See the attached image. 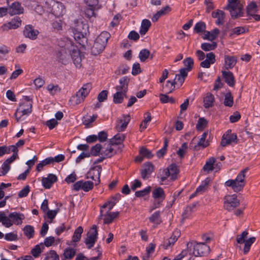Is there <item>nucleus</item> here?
<instances>
[{
    "instance_id": "obj_1",
    "label": "nucleus",
    "mask_w": 260,
    "mask_h": 260,
    "mask_svg": "<svg viewBox=\"0 0 260 260\" xmlns=\"http://www.w3.org/2000/svg\"><path fill=\"white\" fill-rule=\"evenodd\" d=\"M186 250L182 251L180 254L181 259L187 253L195 256H204L209 253V247L204 243L197 242L194 241L189 242L187 243Z\"/></svg>"
},
{
    "instance_id": "obj_2",
    "label": "nucleus",
    "mask_w": 260,
    "mask_h": 260,
    "mask_svg": "<svg viewBox=\"0 0 260 260\" xmlns=\"http://www.w3.org/2000/svg\"><path fill=\"white\" fill-rule=\"evenodd\" d=\"M32 102L28 96H23L21 100L14 116L17 122L24 120L32 112Z\"/></svg>"
},
{
    "instance_id": "obj_3",
    "label": "nucleus",
    "mask_w": 260,
    "mask_h": 260,
    "mask_svg": "<svg viewBox=\"0 0 260 260\" xmlns=\"http://www.w3.org/2000/svg\"><path fill=\"white\" fill-rule=\"evenodd\" d=\"M249 171V168L247 167L242 170L237 175L235 179H229L225 182V185L231 187L234 191L239 192L241 191L246 184V175Z\"/></svg>"
},
{
    "instance_id": "obj_4",
    "label": "nucleus",
    "mask_w": 260,
    "mask_h": 260,
    "mask_svg": "<svg viewBox=\"0 0 260 260\" xmlns=\"http://www.w3.org/2000/svg\"><path fill=\"white\" fill-rule=\"evenodd\" d=\"M91 88V83H87L83 84L76 94L71 96L69 100L70 104L71 106H76L83 103L89 94Z\"/></svg>"
},
{
    "instance_id": "obj_5",
    "label": "nucleus",
    "mask_w": 260,
    "mask_h": 260,
    "mask_svg": "<svg viewBox=\"0 0 260 260\" xmlns=\"http://www.w3.org/2000/svg\"><path fill=\"white\" fill-rule=\"evenodd\" d=\"M110 37V34L108 32H102L96 38L91 48V53L94 55L101 53L105 48L107 41Z\"/></svg>"
},
{
    "instance_id": "obj_6",
    "label": "nucleus",
    "mask_w": 260,
    "mask_h": 260,
    "mask_svg": "<svg viewBox=\"0 0 260 260\" xmlns=\"http://www.w3.org/2000/svg\"><path fill=\"white\" fill-rule=\"evenodd\" d=\"M88 31V26L87 24L79 20L74 21L73 27V34L75 40L79 41L81 39H84Z\"/></svg>"
},
{
    "instance_id": "obj_7",
    "label": "nucleus",
    "mask_w": 260,
    "mask_h": 260,
    "mask_svg": "<svg viewBox=\"0 0 260 260\" xmlns=\"http://www.w3.org/2000/svg\"><path fill=\"white\" fill-rule=\"evenodd\" d=\"M226 8L233 18L242 16L243 13V6L238 0H228Z\"/></svg>"
},
{
    "instance_id": "obj_8",
    "label": "nucleus",
    "mask_w": 260,
    "mask_h": 260,
    "mask_svg": "<svg viewBox=\"0 0 260 260\" xmlns=\"http://www.w3.org/2000/svg\"><path fill=\"white\" fill-rule=\"evenodd\" d=\"M66 46L68 50L70 51V56H71L74 64L76 67H80L81 66L82 59L78 48L76 46L74 45L70 41L66 43Z\"/></svg>"
},
{
    "instance_id": "obj_9",
    "label": "nucleus",
    "mask_w": 260,
    "mask_h": 260,
    "mask_svg": "<svg viewBox=\"0 0 260 260\" xmlns=\"http://www.w3.org/2000/svg\"><path fill=\"white\" fill-rule=\"evenodd\" d=\"M224 207L228 211H232L240 204L236 194L227 195L224 197Z\"/></svg>"
},
{
    "instance_id": "obj_10",
    "label": "nucleus",
    "mask_w": 260,
    "mask_h": 260,
    "mask_svg": "<svg viewBox=\"0 0 260 260\" xmlns=\"http://www.w3.org/2000/svg\"><path fill=\"white\" fill-rule=\"evenodd\" d=\"M98 236L97 227L95 225H92L87 234V237L85 243L88 248L93 246Z\"/></svg>"
},
{
    "instance_id": "obj_11",
    "label": "nucleus",
    "mask_w": 260,
    "mask_h": 260,
    "mask_svg": "<svg viewBox=\"0 0 260 260\" xmlns=\"http://www.w3.org/2000/svg\"><path fill=\"white\" fill-rule=\"evenodd\" d=\"M221 167V164L219 162H216V159L214 157H210L207 159L205 164L203 167V170L207 173L211 171L217 172Z\"/></svg>"
},
{
    "instance_id": "obj_12",
    "label": "nucleus",
    "mask_w": 260,
    "mask_h": 260,
    "mask_svg": "<svg viewBox=\"0 0 260 260\" xmlns=\"http://www.w3.org/2000/svg\"><path fill=\"white\" fill-rule=\"evenodd\" d=\"M50 2V5H52V12L56 17L62 16L66 13V8L63 4L55 0H48Z\"/></svg>"
},
{
    "instance_id": "obj_13",
    "label": "nucleus",
    "mask_w": 260,
    "mask_h": 260,
    "mask_svg": "<svg viewBox=\"0 0 260 260\" xmlns=\"http://www.w3.org/2000/svg\"><path fill=\"white\" fill-rule=\"evenodd\" d=\"M94 183L90 181L80 180L75 182L73 185V189L75 191H79L80 189L87 192L93 187Z\"/></svg>"
},
{
    "instance_id": "obj_14",
    "label": "nucleus",
    "mask_w": 260,
    "mask_h": 260,
    "mask_svg": "<svg viewBox=\"0 0 260 260\" xmlns=\"http://www.w3.org/2000/svg\"><path fill=\"white\" fill-rule=\"evenodd\" d=\"M21 20L19 17H15L10 22L4 24L1 28L3 31L15 29L21 25Z\"/></svg>"
},
{
    "instance_id": "obj_15",
    "label": "nucleus",
    "mask_w": 260,
    "mask_h": 260,
    "mask_svg": "<svg viewBox=\"0 0 260 260\" xmlns=\"http://www.w3.org/2000/svg\"><path fill=\"white\" fill-rule=\"evenodd\" d=\"M120 151H121L118 149L117 146L110 144L109 142L106 148L102 151L101 156L103 157H110Z\"/></svg>"
},
{
    "instance_id": "obj_16",
    "label": "nucleus",
    "mask_w": 260,
    "mask_h": 260,
    "mask_svg": "<svg viewBox=\"0 0 260 260\" xmlns=\"http://www.w3.org/2000/svg\"><path fill=\"white\" fill-rule=\"evenodd\" d=\"M70 51L68 50L66 44L58 52L57 57L58 61L63 64H68L70 61Z\"/></svg>"
},
{
    "instance_id": "obj_17",
    "label": "nucleus",
    "mask_w": 260,
    "mask_h": 260,
    "mask_svg": "<svg viewBox=\"0 0 260 260\" xmlns=\"http://www.w3.org/2000/svg\"><path fill=\"white\" fill-rule=\"evenodd\" d=\"M236 139V135L232 133L231 131H228L222 136L221 145L222 146H225L231 143L235 142Z\"/></svg>"
},
{
    "instance_id": "obj_18",
    "label": "nucleus",
    "mask_w": 260,
    "mask_h": 260,
    "mask_svg": "<svg viewBox=\"0 0 260 260\" xmlns=\"http://www.w3.org/2000/svg\"><path fill=\"white\" fill-rule=\"evenodd\" d=\"M8 12L11 16L19 15L23 13L24 9L19 2H15L9 6Z\"/></svg>"
},
{
    "instance_id": "obj_19",
    "label": "nucleus",
    "mask_w": 260,
    "mask_h": 260,
    "mask_svg": "<svg viewBox=\"0 0 260 260\" xmlns=\"http://www.w3.org/2000/svg\"><path fill=\"white\" fill-rule=\"evenodd\" d=\"M39 33V31L30 25H26L23 31L24 36L32 40L37 39Z\"/></svg>"
},
{
    "instance_id": "obj_20",
    "label": "nucleus",
    "mask_w": 260,
    "mask_h": 260,
    "mask_svg": "<svg viewBox=\"0 0 260 260\" xmlns=\"http://www.w3.org/2000/svg\"><path fill=\"white\" fill-rule=\"evenodd\" d=\"M57 178L53 174H49L47 177H44L42 179L43 186L46 189H49L52 184L56 182Z\"/></svg>"
},
{
    "instance_id": "obj_21",
    "label": "nucleus",
    "mask_w": 260,
    "mask_h": 260,
    "mask_svg": "<svg viewBox=\"0 0 260 260\" xmlns=\"http://www.w3.org/2000/svg\"><path fill=\"white\" fill-rule=\"evenodd\" d=\"M117 201V199L115 197H113L105 202L101 208V214L102 215V214L104 213L110 212L116 205Z\"/></svg>"
},
{
    "instance_id": "obj_22",
    "label": "nucleus",
    "mask_w": 260,
    "mask_h": 260,
    "mask_svg": "<svg viewBox=\"0 0 260 260\" xmlns=\"http://www.w3.org/2000/svg\"><path fill=\"white\" fill-rule=\"evenodd\" d=\"M125 139V136L122 134H118L115 135L110 140V144L115 145L118 146L119 150L121 151L123 147V141Z\"/></svg>"
},
{
    "instance_id": "obj_23",
    "label": "nucleus",
    "mask_w": 260,
    "mask_h": 260,
    "mask_svg": "<svg viewBox=\"0 0 260 260\" xmlns=\"http://www.w3.org/2000/svg\"><path fill=\"white\" fill-rule=\"evenodd\" d=\"M102 169L101 166H96L93 167L89 172V174L92 175L90 178L94 180L95 185H97L100 183V175Z\"/></svg>"
},
{
    "instance_id": "obj_24",
    "label": "nucleus",
    "mask_w": 260,
    "mask_h": 260,
    "mask_svg": "<svg viewBox=\"0 0 260 260\" xmlns=\"http://www.w3.org/2000/svg\"><path fill=\"white\" fill-rule=\"evenodd\" d=\"M10 218L11 219L12 226L13 224L16 225L21 224L25 217L22 213L14 212L10 213Z\"/></svg>"
},
{
    "instance_id": "obj_25",
    "label": "nucleus",
    "mask_w": 260,
    "mask_h": 260,
    "mask_svg": "<svg viewBox=\"0 0 260 260\" xmlns=\"http://www.w3.org/2000/svg\"><path fill=\"white\" fill-rule=\"evenodd\" d=\"M119 214V212H108L104 213L102 215L100 214V217L103 218L105 224H109L111 223L115 218H117Z\"/></svg>"
},
{
    "instance_id": "obj_26",
    "label": "nucleus",
    "mask_w": 260,
    "mask_h": 260,
    "mask_svg": "<svg viewBox=\"0 0 260 260\" xmlns=\"http://www.w3.org/2000/svg\"><path fill=\"white\" fill-rule=\"evenodd\" d=\"M129 121V116L125 115L123 116L117 121L116 126V129L119 132L123 131L126 128Z\"/></svg>"
},
{
    "instance_id": "obj_27",
    "label": "nucleus",
    "mask_w": 260,
    "mask_h": 260,
    "mask_svg": "<svg viewBox=\"0 0 260 260\" xmlns=\"http://www.w3.org/2000/svg\"><path fill=\"white\" fill-rule=\"evenodd\" d=\"M154 170V167L150 162L144 164L143 169L141 171V176L144 179L148 178Z\"/></svg>"
},
{
    "instance_id": "obj_28",
    "label": "nucleus",
    "mask_w": 260,
    "mask_h": 260,
    "mask_svg": "<svg viewBox=\"0 0 260 260\" xmlns=\"http://www.w3.org/2000/svg\"><path fill=\"white\" fill-rule=\"evenodd\" d=\"M215 61V55L212 52H210L206 54V59L201 62L200 66L204 68H209L211 64H213Z\"/></svg>"
},
{
    "instance_id": "obj_29",
    "label": "nucleus",
    "mask_w": 260,
    "mask_h": 260,
    "mask_svg": "<svg viewBox=\"0 0 260 260\" xmlns=\"http://www.w3.org/2000/svg\"><path fill=\"white\" fill-rule=\"evenodd\" d=\"M237 58L234 56H224V66L226 69H232L236 64Z\"/></svg>"
},
{
    "instance_id": "obj_30",
    "label": "nucleus",
    "mask_w": 260,
    "mask_h": 260,
    "mask_svg": "<svg viewBox=\"0 0 260 260\" xmlns=\"http://www.w3.org/2000/svg\"><path fill=\"white\" fill-rule=\"evenodd\" d=\"M213 18L216 19L215 23L217 25L222 24L224 23V13L223 11L217 10L212 13Z\"/></svg>"
},
{
    "instance_id": "obj_31",
    "label": "nucleus",
    "mask_w": 260,
    "mask_h": 260,
    "mask_svg": "<svg viewBox=\"0 0 260 260\" xmlns=\"http://www.w3.org/2000/svg\"><path fill=\"white\" fill-rule=\"evenodd\" d=\"M179 236L180 233L178 231H174L171 237L165 242L164 246L165 248H169L173 245L177 240Z\"/></svg>"
},
{
    "instance_id": "obj_32",
    "label": "nucleus",
    "mask_w": 260,
    "mask_h": 260,
    "mask_svg": "<svg viewBox=\"0 0 260 260\" xmlns=\"http://www.w3.org/2000/svg\"><path fill=\"white\" fill-rule=\"evenodd\" d=\"M187 76V73L186 70L184 69H181L180 70V74L176 75L174 81L175 84H179L180 86L182 85Z\"/></svg>"
},
{
    "instance_id": "obj_33",
    "label": "nucleus",
    "mask_w": 260,
    "mask_h": 260,
    "mask_svg": "<svg viewBox=\"0 0 260 260\" xmlns=\"http://www.w3.org/2000/svg\"><path fill=\"white\" fill-rule=\"evenodd\" d=\"M222 76L225 82L230 86H233L235 85V81L233 74L230 71H222Z\"/></svg>"
},
{
    "instance_id": "obj_34",
    "label": "nucleus",
    "mask_w": 260,
    "mask_h": 260,
    "mask_svg": "<svg viewBox=\"0 0 260 260\" xmlns=\"http://www.w3.org/2000/svg\"><path fill=\"white\" fill-rule=\"evenodd\" d=\"M215 101L214 95L211 93H207L203 99L204 106L205 108L212 107Z\"/></svg>"
},
{
    "instance_id": "obj_35",
    "label": "nucleus",
    "mask_w": 260,
    "mask_h": 260,
    "mask_svg": "<svg viewBox=\"0 0 260 260\" xmlns=\"http://www.w3.org/2000/svg\"><path fill=\"white\" fill-rule=\"evenodd\" d=\"M219 33V30L217 28H215L211 31H205V34L202 38L204 40L212 41L216 38Z\"/></svg>"
},
{
    "instance_id": "obj_36",
    "label": "nucleus",
    "mask_w": 260,
    "mask_h": 260,
    "mask_svg": "<svg viewBox=\"0 0 260 260\" xmlns=\"http://www.w3.org/2000/svg\"><path fill=\"white\" fill-rule=\"evenodd\" d=\"M128 82L129 79L127 77L125 76L120 79L119 81L120 85L116 86V90L126 92Z\"/></svg>"
},
{
    "instance_id": "obj_37",
    "label": "nucleus",
    "mask_w": 260,
    "mask_h": 260,
    "mask_svg": "<svg viewBox=\"0 0 260 260\" xmlns=\"http://www.w3.org/2000/svg\"><path fill=\"white\" fill-rule=\"evenodd\" d=\"M10 218V214L7 216L4 212H0V223L6 228H10L12 226V222Z\"/></svg>"
},
{
    "instance_id": "obj_38",
    "label": "nucleus",
    "mask_w": 260,
    "mask_h": 260,
    "mask_svg": "<svg viewBox=\"0 0 260 260\" xmlns=\"http://www.w3.org/2000/svg\"><path fill=\"white\" fill-rule=\"evenodd\" d=\"M152 197L154 199L162 201L165 198V193L163 189L160 187L155 188L152 191Z\"/></svg>"
},
{
    "instance_id": "obj_39",
    "label": "nucleus",
    "mask_w": 260,
    "mask_h": 260,
    "mask_svg": "<svg viewBox=\"0 0 260 260\" xmlns=\"http://www.w3.org/2000/svg\"><path fill=\"white\" fill-rule=\"evenodd\" d=\"M169 172V175L171 179H176L179 174V169L178 167L175 164L171 165L167 169Z\"/></svg>"
},
{
    "instance_id": "obj_40",
    "label": "nucleus",
    "mask_w": 260,
    "mask_h": 260,
    "mask_svg": "<svg viewBox=\"0 0 260 260\" xmlns=\"http://www.w3.org/2000/svg\"><path fill=\"white\" fill-rule=\"evenodd\" d=\"M151 26V22L148 19H144L142 20L139 33L141 35H144L148 30Z\"/></svg>"
},
{
    "instance_id": "obj_41",
    "label": "nucleus",
    "mask_w": 260,
    "mask_h": 260,
    "mask_svg": "<svg viewBox=\"0 0 260 260\" xmlns=\"http://www.w3.org/2000/svg\"><path fill=\"white\" fill-rule=\"evenodd\" d=\"M126 92L117 90V92L113 95V102L115 104L121 103L123 101Z\"/></svg>"
},
{
    "instance_id": "obj_42",
    "label": "nucleus",
    "mask_w": 260,
    "mask_h": 260,
    "mask_svg": "<svg viewBox=\"0 0 260 260\" xmlns=\"http://www.w3.org/2000/svg\"><path fill=\"white\" fill-rule=\"evenodd\" d=\"M256 238L254 237H250L246 240L243 243L244 246L243 248V253L246 254L250 250L251 245L255 241Z\"/></svg>"
},
{
    "instance_id": "obj_43",
    "label": "nucleus",
    "mask_w": 260,
    "mask_h": 260,
    "mask_svg": "<svg viewBox=\"0 0 260 260\" xmlns=\"http://www.w3.org/2000/svg\"><path fill=\"white\" fill-rule=\"evenodd\" d=\"M234 104V99L231 92L226 93L224 95L223 104L226 107H231Z\"/></svg>"
},
{
    "instance_id": "obj_44",
    "label": "nucleus",
    "mask_w": 260,
    "mask_h": 260,
    "mask_svg": "<svg viewBox=\"0 0 260 260\" xmlns=\"http://www.w3.org/2000/svg\"><path fill=\"white\" fill-rule=\"evenodd\" d=\"M83 232V229L82 226H78L75 231L72 237V241L74 243L80 241L81 235Z\"/></svg>"
},
{
    "instance_id": "obj_45",
    "label": "nucleus",
    "mask_w": 260,
    "mask_h": 260,
    "mask_svg": "<svg viewBox=\"0 0 260 260\" xmlns=\"http://www.w3.org/2000/svg\"><path fill=\"white\" fill-rule=\"evenodd\" d=\"M175 82L168 80L165 86H162V91L166 93H171L175 88Z\"/></svg>"
},
{
    "instance_id": "obj_46",
    "label": "nucleus",
    "mask_w": 260,
    "mask_h": 260,
    "mask_svg": "<svg viewBox=\"0 0 260 260\" xmlns=\"http://www.w3.org/2000/svg\"><path fill=\"white\" fill-rule=\"evenodd\" d=\"M160 215V212L159 211L155 212L149 217V221L155 224H159L161 222Z\"/></svg>"
},
{
    "instance_id": "obj_47",
    "label": "nucleus",
    "mask_w": 260,
    "mask_h": 260,
    "mask_svg": "<svg viewBox=\"0 0 260 260\" xmlns=\"http://www.w3.org/2000/svg\"><path fill=\"white\" fill-rule=\"evenodd\" d=\"M24 234L28 239L31 238L34 235V228L30 225H27L23 228Z\"/></svg>"
},
{
    "instance_id": "obj_48",
    "label": "nucleus",
    "mask_w": 260,
    "mask_h": 260,
    "mask_svg": "<svg viewBox=\"0 0 260 260\" xmlns=\"http://www.w3.org/2000/svg\"><path fill=\"white\" fill-rule=\"evenodd\" d=\"M257 7L255 3L251 2L247 7V13L248 15L251 16V15H254V14L256 13L257 12Z\"/></svg>"
},
{
    "instance_id": "obj_49",
    "label": "nucleus",
    "mask_w": 260,
    "mask_h": 260,
    "mask_svg": "<svg viewBox=\"0 0 260 260\" xmlns=\"http://www.w3.org/2000/svg\"><path fill=\"white\" fill-rule=\"evenodd\" d=\"M101 149L102 146L100 144H96L94 146H93L91 149L90 151L89 152L90 155H93V156H99L101 155Z\"/></svg>"
},
{
    "instance_id": "obj_50",
    "label": "nucleus",
    "mask_w": 260,
    "mask_h": 260,
    "mask_svg": "<svg viewBox=\"0 0 260 260\" xmlns=\"http://www.w3.org/2000/svg\"><path fill=\"white\" fill-rule=\"evenodd\" d=\"M210 179L209 178H206L205 179L202 183V184L197 188L196 193H202L204 192L206 189L207 185L209 183Z\"/></svg>"
},
{
    "instance_id": "obj_51",
    "label": "nucleus",
    "mask_w": 260,
    "mask_h": 260,
    "mask_svg": "<svg viewBox=\"0 0 260 260\" xmlns=\"http://www.w3.org/2000/svg\"><path fill=\"white\" fill-rule=\"evenodd\" d=\"M217 46V44L215 42H212L211 43H204L201 45V48L205 51H209L214 50Z\"/></svg>"
},
{
    "instance_id": "obj_52",
    "label": "nucleus",
    "mask_w": 260,
    "mask_h": 260,
    "mask_svg": "<svg viewBox=\"0 0 260 260\" xmlns=\"http://www.w3.org/2000/svg\"><path fill=\"white\" fill-rule=\"evenodd\" d=\"M248 235L247 230L243 231L241 234L237 235L236 237V241L239 244H243L246 240Z\"/></svg>"
},
{
    "instance_id": "obj_53",
    "label": "nucleus",
    "mask_w": 260,
    "mask_h": 260,
    "mask_svg": "<svg viewBox=\"0 0 260 260\" xmlns=\"http://www.w3.org/2000/svg\"><path fill=\"white\" fill-rule=\"evenodd\" d=\"M43 248L44 246L42 244L36 245L31 250V254L35 257H38L42 252Z\"/></svg>"
},
{
    "instance_id": "obj_54",
    "label": "nucleus",
    "mask_w": 260,
    "mask_h": 260,
    "mask_svg": "<svg viewBox=\"0 0 260 260\" xmlns=\"http://www.w3.org/2000/svg\"><path fill=\"white\" fill-rule=\"evenodd\" d=\"M183 63L186 70L187 73L190 71L193 66V60L191 57H187L183 60Z\"/></svg>"
},
{
    "instance_id": "obj_55",
    "label": "nucleus",
    "mask_w": 260,
    "mask_h": 260,
    "mask_svg": "<svg viewBox=\"0 0 260 260\" xmlns=\"http://www.w3.org/2000/svg\"><path fill=\"white\" fill-rule=\"evenodd\" d=\"M207 134V132H204L202 135L198 143V146L205 148L208 145V142L206 141Z\"/></svg>"
},
{
    "instance_id": "obj_56",
    "label": "nucleus",
    "mask_w": 260,
    "mask_h": 260,
    "mask_svg": "<svg viewBox=\"0 0 260 260\" xmlns=\"http://www.w3.org/2000/svg\"><path fill=\"white\" fill-rule=\"evenodd\" d=\"M150 52L147 49L142 50L139 54V57L141 61L144 62L149 56Z\"/></svg>"
},
{
    "instance_id": "obj_57",
    "label": "nucleus",
    "mask_w": 260,
    "mask_h": 260,
    "mask_svg": "<svg viewBox=\"0 0 260 260\" xmlns=\"http://www.w3.org/2000/svg\"><path fill=\"white\" fill-rule=\"evenodd\" d=\"M206 24L203 22H199L196 24L194 29L197 33H201L205 31Z\"/></svg>"
},
{
    "instance_id": "obj_58",
    "label": "nucleus",
    "mask_w": 260,
    "mask_h": 260,
    "mask_svg": "<svg viewBox=\"0 0 260 260\" xmlns=\"http://www.w3.org/2000/svg\"><path fill=\"white\" fill-rule=\"evenodd\" d=\"M151 191V187L147 186L142 190L137 191L135 192V196L137 197H143L149 193Z\"/></svg>"
},
{
    "instance_id": "obj_59",
    "label": "nucleus",
    "mask_w": 260,
    "mask_h": 260,
    "mask_svg": "<svg viewBox=\"0 0 260 260\" xmlns=\"http://www.w3.org/2000/svg\"><path fill=\"white\" fill-rule=\"evenodd\" d=\"M99 8L98 6L97 7H88V8L85 11V14L86 16L88 18H91L92 17H95V10Z\"/></svg>"
},
{
    "instance_id": "obj_60",
    "label": "nucleus",
    "mask_w": 260,
    "mask_h": 260,
    "mask_svg": "<svg viewBox=\"0 0 260 260\" xmlns=\"http://www.w3.org/2000/svg\"><path fill=\"white\" fill-rule=\"evenodd\" d=\"M160 101L162 103H170L171 104L175 102V100L171 97L170 98L167 94H160L159 95Z\"/></svg>"
},
{
    "instance_id": "obj_61",
    "label": "nucleus",
    "mask_w": 260,
    "mask_h": 260,
    "mask_svg": "<svg viewBox=\"0 0 260 260\" xmlns=\"http://www.w3.org/2000/svg\"><path fill=\"white\" fill-rule=\"evenodd\" d=\"M187 149V145L186 143H183L181 146L179 148L177 152V154L178 155L182 158L185 154L186 153Z\"/></svg>"
},
{
    "instance_id": "obj_62",
    "label": "nucleus",
    "mask_w": 260,
    "mask_h": 260,
    "mask_svg": "<svg viewBox=\"0 0 260 260\" xmlns=\"http://www.w3.org/2000/svg\"><path fill=\"white\" fill-rule=\"evenodd\" d=\"M47 90L49 93L52 94H55L60 91V89L57 85H54L53 84H49L46 87Z\"/></svg>"
},
{
    "instance_id": "obj_63",
    "label": "nucleus",
    "mask_w": 260,
    "mask_h": 260,
    "mask_svg": "<svg viewBox=\"0 0 260 260\" xmlns=\"http://www.w3.org/2000/svg\"><path fill=\"white\" fill-rule=\"evenodd\" d=\"M168 143V141L166 139L164 141L163 147L157 151L156 155L158 157L161 158L164 156L167 151Z\"/></svg>"
},
{
    "instance_id": "obj_64",
    "label": "nucleus",
    "mask_w": 260,
    "mask_h": 260,
    "mask_svg": "<svg viewBox=\"0 0 260 260\" xmlns=\"http://www.w3.org/2000/svg\"><path fill=\"white\" fill-rule=\"evenodd\" d=\"M63 254L66 258L71 259L75 255V251L73 248H67L65 249Z\"/></svg>"
}]
</instances>
